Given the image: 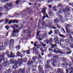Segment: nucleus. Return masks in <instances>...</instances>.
I'll list each match as a JSON object with an SVG mask.
<instances>
[{
	"mask_svg": "<svg viewBox=\"0 0 73 73\" xmlns=\"http://www.w3.org/2000/svg\"><path fill=\"white\" fill-rule=\"evenodd\" d=\"M58 57L57 55H54V58L51 59V61H52L53 62H51V64L53 66H56L59 63V60L58 59Z\"/></svg>",
	"mask_w": 73,
	"mask_h": 73,
	"instance_id": "nucleus-1",
	"label": "nucleus"
},
{
	"mask_svg": "<svg viewBox=\"0 0 73 73\" xmlns=\"http://www.w3.org/2000/svg\"><path fill=\"white\" fill-rule=\"evenodd\" d=\"M12 28L13 29V30L12 35H13V36H16V34L15 33H19V30L17 29H16L13 26L12 27Z\"/></svg>",
	"mask_w": 73,
	"mask_h": 73,
	"instance_id": "nucleus-2",
	"label": "nucleus"
},
{
	"mask_svg": "<svg viewBox=\"0 0 73 73\" xmlns=\"http://www.w3.org/2000/svg\"><path fill=\"white\" fill-rule=\"evenodd\" d=\"M15 64H17V63L18 62V64L19 66H21V64H23V61L20 59L18 58L17 61H16L15 62Z\"/></svg>",
	"mask_w": 73,
	"mask_h": 73,
	"instance_id": "nucleus-3",
	"label": "nucleus"
},
{
	"mask_svg": "<svg viewBox=\"0 0 73 73\" xmlns=\"http://www.w3.org/2000/svg\"><path fill=\"white\" fill-rule=\"evenodd\" d=\"M8 52L7 51L6 53H7V57H8L9 58H11H11H14L15 57V55L14 54L12 53V52H11V55L8 54Z\"/></svg>",
	"mask_w": 73,
	"mask_h": 73,
	"instance_id": "nucleus-4",
	"label": "nucleus"
},
{
	"mask_svg": "<svg viewBox=\"0 0 73 73\" xmlns=\"http://www.w3.org/2000/svg\"><path fill=\"white\" fill-rule=\"evenodd\" d=\"M9 8H11V7H12V3H10L9 4H8L7 5V6H6V5H5L3 7L5 8L6 9L8 10L9 9Z\"/></svg>",
	"mask_w": 73,
	"mask_h": 73,
	"instance_id": "nucleus-5",
	"label": "nucleus"
},
{
	"mask_svg": "<svg viewBox=\"0 0 73 73\" xmlns=\"http://www.w3.org/2000/svg\"><path fill=\"white\" fill-rule=\"evenodd\" d=\"M46 8L45 7H44V8H43L42 10V12L43 13L44 15H46V17L47 18H48V15H47L46 13Z\"/></svg>",
	"mask_w": 73,
	"mask_h": 73,
	"instance_id": "nucleus-6",
	"label": "nucleus"
},
{
	"mask_svg": "<svg viewBox=\"0 0 73 73\" xmlns=\"http://www.w3.org/2000/svg\"><path fill=\"white\" fill-rule=\"evenodd\" d=\"M24 72V71L23 70H22V69L20 68L19 70H18L17 72V71L14 70L13 72V73H23Z\"/></svg>",
	"mask_w": 73,
	"mask_h": 73,
	"instance_id": "nucleus-7",
	"label": "nucleus"
},
{
	"mask_svg": "<svg viewBox=\"0 0 73 73\" xmlns=\"http://www.w3.org/2000/svg\"><path fill=\"white\" fill-rule=\"evenodd\" d=\"M17 23L18 24V21H17L16 20H11L9 22V24H10L11 23Z\"/></svg>",
	"mask_w": 73,
	"mask_h": 73,
	"instance_id": "nucleus-8",
	"label": "nucleus"
},
{
	"mask_svg": "<svg viewBox=\"0 0 73 73\" xmlns=\"http://www.w3.org/2000/svg\"><path fill=\"white\" fill-rule=\"evenodd\" d=\"M5 46H3V44L1 42H0V51L3 49H5Z\"/></svg>",
	"mask_w": 73,
	"mask_h": 73,
	"instance_id": "nucleus-9",
	"label": "nucleus"
},
{
	"mask_svg": "<svg viewBox=\"0 0 73 73\" xmlns=\"http://www.w3.org/2000/svg\"><path fill=\"white\" fill-rule=\"evenodd\" d=\"M45 18V16L44 15L42 19L41 20V21H41V23L42 25H43V26H44V25L45 24V21H44V19Z\"/></svg>",
	"mask_w": 73,
	"mask_h": 73,
	"instance_id": "nucleus-10",
	"label": "nucleus"
},
{
	"mask_svg": "<svg viewBox=\"0 0 73 73\" xmlns=\"http://www.w3.org/2000/svg\"><path fill=\"white\" fill-rule=\"evenodd\" d=\"M54 40L55 41V43L56 44H60V42L58 40V38L55 37L54 38Z\"/></svg>",
	"mask_w": 73,
	"mask_h": 73,
	"instance_id": "nucleus-11",
	"label": "nucleus"
},
{
	"mask_svg": "<svg viewBox=\"0 0 73 73\" xmlns=\"http://www.w3.org/2000/svg\"><path fill=\"white\" fill-rule=\"evenodd\" d=\"M38 70L40 72H42V66L40 65L38 66Z\"/></svg>",
	"mask_w": 73,
	"mask_h": 73,
	"instance_id": "nucleus-12",
	"label": "nucleus"
},
{
	"mask_svg": "<svg viewBox=\"0 0 73 73\" xmlns=\"http://www.w3.org/2000/svg\"><path fill=\"white\" fill-rule=\"evenodd\" d=\"M36 43V42H35L34 44V45L35 47L36 46L37 48H40V46H41V45L38 44H37V43Z\"/></svg>",
	"mask_w": 73,
	"mask_h": 73,
	"instance_id": "nucleus-13",
	"label": "nucleus"
},
{
	"mask_svg": "<svg viewBox=\"0 0 73 73\" xmlns=\"http://www.w3.org/2000/svg\"><path fill=\"white\" fill-rule=\"evenodd\" d=\"M57 71L59 73H64V71H63V70L61 69L58 68Z\"/></svg>",
	"mask_w": 73,
	"mask_h": 73,
	"instance_id": "nucleus-14",
	"label": "nucleus"
},
{
	"mask_svg": "<svg viewBox=\"0 0 73 73\" xmlns=\"http://www.w3.org/2000/svg\"><path fill=\"white\" fill-rule=\"evenodd\" d=\"M4 55L2 54L0 56V62L4 60Z\"/></svg>",
	"mask_w": 73,
	"mask_h": 73,
	"instance_id": "nucleus-15",
	"label": "nucleus"
},
{
	"mask_svg": "<svg viewBox=\"0 0 73 73\" xmlns=\"http://www.w3.org/2000/svg\"><path fill=\"white\" fill-rule=\"evenodd\" d=\"M72 27V25H71L67 24L66 25L65 28L66 29V28H71V27Z\"/></svg>",
	"mask_w": 73,
	"mask_h": 73,
	"instance_id": "nucleus-16",
	"label": "nucleus"
},
{
	"mask_svg": "<svg viewBox=\"0 0 73 73\" xmlns=\"http://www.w3.org/2000/svg\"><path fill=\"white\" fill-rule=\"evenodd\" d=\"M33 62L32 60H31L30 61H29L27 62V64L28 65H29V66H30L31 65V64H33Z\"/></svg>",
	"mask_w": 73,
	"mask_h": 73,
	"instance_id": "nucleus-17",
	"label": "nucleus"
},
{
	"mask_svg": "<svg viewBox=\"0 0 73 73\" xmlns=\"http://www.w3.org/2000/svg\"><path fill=\"white\" fill-rule=\"evenodd\" d=\"M50 45L52 46H51V48H54L55 46H57V45H56V44H53L52 43H50Z\"/></svg>",
	"mask_w": 73,
	"mask_h": 73,
	"instance_id": "nucleus-18",
	"label": "nucleus"
},
{
	"mask_svg": "<svg viewBox=\"0 0 73 73\" xmlns=\"http://www.w3.org/2000/svg\"><path fill=\"white\" fill-rule=\"evenodd\" d=\"M11 72V69L9 68L8 70H6V72H4L3 73H10Z\"/></svg>",
	"mask_w": 73,
	"mask_h": 73,
	"instance_id": "nucleus-19",
	"label": "nucleus"
},
{
	"mask_svg": "<svg viewBox=\"0 0 73 73\" xmlns=\"http://www.w3.org/2000/svg\"><path fill=\"white\" fill-rule=\"evenodd\" d=\"M9 43V40H6L4 42V44L7 45Z\"/></svg>",
	"mask_w": 73,
	"mask_h": 73,
	"instance_id": "nucleus-20",
	"label": "nucleus"
},
{
	"mask_svg": "<svg viewBox=\"0 0 73 73\" xmlns=\"http://www.w3.org/2000/svg\"><path fill=\"white\" fill-rule=\"evenodd\" d=\"M65 9L66 11H67V12H69L70 11V9H69V7L68 6H66L65 8Z\"/></svg>",
	"mask_w": 73,
	"mask_h": 73,
	"instance_id": "nucleus-21",
	"label": "nucleus"
},
{
	"mask_svg": "<svg viewBox=\"0 0 73 73\" xmlns=\"http://www.w3.org/2000/svg\"><path fill=\"white\" fill-rule=\"evenodd\" d=\"M66 31L68 33H70V32H71V31H70V29L69 28H66Z\"/></svg>",
	"mask_w": 73,
	"mask_h": 73,
	"instance_id": "nucleus-22",
	"label": "nucleus"
},
{
	"mask_svg": "<svg viewBox=\"0 0 73 73\" xmlns=\"http://www.w3.org/2000/svg\"><path fill=\"white\" fill-rule=\"evenodd\" d=\"M54 33H55L56 34H58V33H59V30H54Z\"/></svg>",
	"mask_w": 73,
	"mask_h": 73,
	"instance_id": "nucleus-23",
	"label": "nucleus"
},
{
	"mask_svg": "<svg viewBox=\"0 0 73 73\" xmlns=\"http://www.w3.org/2000/svg\"><path fill=\"white\" fill-rule=\"evenodd\" d=\"M53 21L54 23H58V22L59 21V20H58V19L56 18L55 19L53 20Z\"/></svg>",
	"mask_w": 73,
	"mask_h": 73,
	"instance_id": "nucleus-24",
	"label": "nucleus"
},
{
	"mask_svg": "<svg viewBox=\"0 0 73 73\" xmlns=\"http://www.w3.org/2000/svg\"><path fill=\"white\" fill-rule=\"evenodd\" d=\"M50 67V65L49 64H47L45 66V69H47V68H49Z\"/></svg>",
	"mask_w": 73,
	"mask_h": 73,
	"instance_id": "nucleus-25",
	"label": "nucleus"
},
{
	"mask_svg": "<svg viewBox=\"0 0 73 73\" xmlns=\"http://www.w3.org/2000/svg\"><path fill=\"white\" fill-rule=\"evenodd\" d=\"M68 36H70V39L71 40H71V41H72V42H73V38L72 37V36H71L70 34H69Z\"/></svg>",
	"mask_w": 73,
	"mask_h": 73,
	"instance_id": "nucleus-26",
	"label": "nucleus"
},
{
	"mask_svg": "<svg viewBox=\"0 0 73 73\" xmlns=\"http://www.w3.org/2000/svg\"><path fill=\"white\" fill-rule=\"evenodd\" d=\"M48 28H51V25H52V23H50V22H49L48 23Z\"/></svg>",
	"mask_w": 73,
	"mask_h": 73,
	"instance_id": "nucleus-27",
	"label": "nucleus"
},
{
	"mask_svg": "<svg viewBox=\"0 0 73 73\" xmlns=\"http://www.w3.org/2000/svg\"><path fill=\"white\" fill-rule=\"evenodd\" d=\"M2 65L3 66H4L5 67L7 66V64L6 63V62H3L2 63Z\"/></svg>",
	"mask_w": 73,
	"mask_h": 73,
	"instance_id": "nucleus-28",
	"label": "nucleus"
},
{
	"mask_svg": "<svg viewBox=\"0 0 73 73\" xmlns=\"http://www.w3.org/2000/svg\"><path fill=\"white\" fill-rule=\"evenodd\" d=\"M55 49H58V53H60V54H63V52H62L61 51L59 50V49H58V48H55Z\"/></svg>",
	"mask_w": 73,
	"mask_h": 73,
	"instance_id": "nucleus-29",
	"label": "nucleus"
},
{
	"mask_svg": "<svg viewBox=\"0 0 73 73\" xmlns=\"http://www.w3.org/2000/svg\"><path fill=\"white\" fill-rule=\"evenodd\" d=\"M10 43L11 44V45H12V44H13V42H14V40L13 39H11L10 40Z\"/></svg>",
	"mask_w": 73,
	"mask_h": 73,
	"instance_id": "nucleus-30",
	"label": "nucleus"
},
{
	"mask_svg": "<svg viewBox=\"0 0 73 73\" xmlns=\"http://www.w3.org/2000/svg\"><path fill=\"white\" fill-rule=\"evenodd\" d=\"M63 65L64 66H67V65H68V63L66 62H64Z\"/></svg>",
	"mask_w": 73,
	"mask_h": 73,
	"instance_id": "nucleus-31",
	"label": "nucleus"
},
{
	"mask_svg": "<svg viewBox=\"0 0 73 73\" xmlns=\"http://www.w3.org/2000/svg\"><path fill=\"white\" fill-rule=\"evenodd\" d=\"M49 15H50V16H51V15H52V13H53V11L50 10L49 11Z\"/></svg>",
	"mask_w": 73,
	"mask_h": 73,
	"instance_id": "nucleus-32",
	"label": "nucleus"
},
{
	"mask_svg": "<svg viewBox=\"0 0 73 73\" xmlns=\"http://www.w3.org/2000/svg\"><path fill=\"white\" fill-rule=\"evenodd\" d=\"M52 9L54 11H57V9L55 7H52Z\"/></svg>",
	"mask_w": 73,
	"mask_h": 73,
	"instance_id": "nucleus-33",
	"label": "nucleus"
},
{
	"mask_svg": "<svg viewBox=\"0 0 73 73\" xmlns=\"http://www.w3.org/2000/svg\"><path fill=\"white\" fill-rule=\"evenodd\" d=\"M41 45L42 46H43V47H45V46H46V44H44V43H42V42H41Z\"/></svg>",
	"mask_w": 73,
	"mask_h": 73,
	"instance_id": "nucleus-34",
	"label": "nucleus"
},
{
	"mask_svg": "<svg viewBox=\"0 0 73 73\" xmlns=\"http://www.w3.org/2000/svg\"><path fill=\"white\" fill-rule=\"evenodd\" d=\"M37 58L36 56H34L33 57L32 59L33 61H35Z\"/></svg>",
	"mask_w": 73,
	"mask_h": 73,
	"instance_id": "nucleus-35",
	"label": "nucleus"
},
{
	"mask_svg": "<svg viewBox=\"0 0 73 73\" xmlns=\"http://www.w3.org/2000/svg\"><path fill=\"white\" fill-rule=\"evenodd\" d=\"M61 60L62 61H66V59L64 57L62 58Z\"/></svg>",
	"mask_w": 73,
	"mask_h": 73,
	"instance_id": "nucleus-36",
	"label": "nucleus"
},
{
	"mask_svg": "<svg viewBox=\"0 0 73 73\" xmlns=\"http://www.w3.org/2000/svg\"><path fill=\"white\" fill-rule=\"evenodd\" d=\"M58 17L60 20H61L62 18V17L61 15H59L58 16Z\"/></svg>",
	"mask_w": 73,
	"mask_h": 73,
	"instance_id": "nucleus-37",
	"label": "nucleus"
},
{
	"mask_svg": "<svg viewBox=\"0 0 73 73\" xmlns=\"http://www.w3.org/2000/svg\"><path fill=\"white\" fill-rule=\"evenodd\" d=\"M60 41H61L62 42H64L65 41V39L64 38H61L60 40Z\"/></svg>",
	"mask_w": 73,
	"mask_h": 73,
	"instance_id": "nucleus-38",
	"label": "nucleus"
},
{
	"mask_svg": "<svg viewBox=\"0 0 73 73\" xmlns=\"http://www.w3.org/2000/svg\"><path fill=\"white\" fill-rule=\"evenodd\" d=\"M66 43H69V40H68V39H66L65 40Z\"/></svg>",
	"mask_w": 73,
	"mask_h": 73,
	"instance_id": "nucleus-39",
	"label": "nucleus"
},
{
	"mask_svg": "<svg viewBox=\"0 0 73 73\" xmlns=\"http://www.w3.org/2000/svg\"><path fill=\"white\" fill-rule=\"evenodd\" d=\"M9 62H11V64H13V62H14V61H13V60L11 59L10 60Z\"/></svg>",
	"mask_w": 73,
	"mask_h": 73,
	"instance_id": "nucleus-40",
	"label": "nucleus"
},
{
	"mask_svg": "<svg viewBox=\"0 0 73 73\" xmlns=\"http://www.w3.org/2000/svg\"><path fill=\"white\" fill-rule=\"evenodd\" d=\"M5 62L7 65H9V61L7 60Z\"/></svg>",
	"mask_w": 73,
	"mask_h": 73,
	"instance_id": "nucleus-41",
	"label": "nucleus"
},
{
	"mask_svg": "<svg viewBox=\"0 0 73 73\" xmlns=\"http://www.w3.org/2000/svg\"><path fill=\"white\" fill-rule=\"evenodd\" d=\"M15 48L17 49V50H19L20 48V46H16Z\"/></svg>",
	"mask_w": 73,
	"mask_h": 73,
	"instance_id": "nucleus-42",
	"label": "nucleus"
},
{
	"mask_svg": "<svg viewBox=\"0 0 73 73\" xmlns=\"http://www.w3.org/2000/svg\"><path fill=\"white\" fill-rule=\"evenodd\" d=\"M53 39L51 38L49 40V42H53Z\"/></svg>",
	"mask_w": 73,
	"mask_h": 73,
	"instance_id": "nucleus-43",
	"label": "nucleus"
},
{
	"mask_svg": "<svg viewBox=\"0 0 73 73\" xmlns=\"http://www.w3.org/2000/svg\"><path fill=\"white\" fill-rule=\"evenodd\" d=\"M53 31H50L49 32H48V35H52V33H53Z\"/></svg>",
	"mask_w": 73,
	"mask_h": 73,
	"instance_id": "nucleus-44",
	"label": "nucleus"
},
{
	"mask_svg": "<svg viewBox=\"0 0 73 73\" xmlns=\"http://www.w3.org/2000/svg\"><path fill=\"white\" fill-rule=\"evenodd\" d=\"M20 53L19 51H17V53L16 54L17 56H19V55H20Z\"/></svg>",
	"mask_w": 73,
	"mask_h": 73,
	"instance_id": "nucleus-45",
	"label": "nucleus"
},
{
	"mask_svg": "<svg viewBox=\"0 0 73 73\" xmlns=\"http://www.w3.org/2000/svg\"><path fill=\"white\" fill-rule=\"evenodd\" d=\"M50 62V60H48L46 61V63L47 64H49Z\"/></svg>",
	"mask_w": 73,
	"mask_h": 73,
	"instance_id": "nucleus-46",
	"label": "nucleus"
},
{
	"mask_svg": "<svg viewBox=\"0 0 73 73\" xmlns=\"http://www.w3.org/2000/svg\"><path fill=\"white\" fill-rule=\"evenodd\" d=\"M54 52L56 54L58 53V51H57V50H54Z\"/></svg>",
	"mask_w": 73,
	"mask_h": 73,
	"instance_id": "nucleus-47",
	"label": "nucleus"
},
{
	"mask_svg": "<svg viewBox=\"0 0 73 73\" xmlns=\"http://www.w3.org/2000/svg\"><path fill=\"white\" fill-rule=\"evenodd\" d=\"M44 43H46V44H49V42L46 40H44Z\"/></svg>",
	"mask_w": 73,
	"mask_h": 73,
	"instance_id": "nucleus-48",
	"label": "nucleus"
},
{
	"mask_svg": "<svg viewBox=\"0 0 73 73\" xmlns=\"http://www.w3.org/2000/svg\"><path fill=\"white\" fill-rule=\"evenodd\" d=\"M13 68H14V69H16V68H17V66L16 65H15L13 66Z\"/></svg>",
	"mask_w": 73,
	"mask_h": 73,
	"instance_id": "nucleus-49",
	"label": "nucleus"
},
{
	"mask_svg": "<svg viewBox=\"0 0 73 73\" xmlns=\"http://www.w3.org/2000/svg\"><path fill=\"white\" fill-rule=\"evenodd\" d=\"M14 26L16 27H17V28H19V27H20V26H19L18 25H16L15 24L14 25Z\"/></svg>",
	"mask_w": 73,
	"mask_h": 73,
	"instance_id": "nucleus-50",
	"label": "nucleus"
},
{
	"mask_svg": "<svg viewBox=\"0 0 73 73\" xmlns=\"http://www.w3.org/2000/svg\"><path fill=\"white\" fill-rule=\"evenodd\" d=\"M27 54H30V51L29 50H27Z\"/></svg>",
	"mask_w": 73,
	"mask_h": 73,
	"instance_id": "nucleus-51",
	"label": "nucleus"
},
{
	"mask_svg": "<svg viewBox=\"0 0 73 73\" xmlns=\"http://www.w3.org/2000/svg\"><path fill=\"white\" fill-rule=\"evenodd\" d=\"M5 28H6L7 30H8L9 29V28L8 27V26L7 25L5 27Z\"/></svg>",
	"mask_w": 73,
	"mask_h": 73,
	"instance_id": "nucleus-52",
	"label": "nucleus"
},
{
	"mask_svg": "<svg viewBox=\"0 0 73 73\" xmlns=\"http://www.w3.org/2000/svg\"><path fill=\"white\" fill-rule=\"evenodd\" d=\"M27 71H29V70H30V68L29 67H27Z\"/></svg>",
	"mask_w": 73,
	"mask_h": 73,
	"instance_id": "nucleus-53",
	"label": "nucleus"
},
{
	"mask_svg": "<svg viewBox=\"0 0 73 73\" xmlns=\"http://www.w3.org/2000/svg\"><path fill=\"white\" fill-rule=\"evenodd\" d=\"M19 2V0H17L16 1H15V3H16L17 4H18Z\"/></svg>",
	"mask_w": 73,
	"mask_h": 73,
	"instance_id": "nucleus-54",
	"label": "nucleus"
},
{
	"mask_svg": "<svg viewBox=\"0 0 73 73\" xmlns=\"http://www.w3.org/2000/svg\"><path fill=\"white\" fill-rule=\"evenodd\" d=\"M69 69L70 70H73V68H72V66H71L69 67Z\"/></svg>",
	"mask_w": 73,
	"mask_h": 73,
	"instance_id": "nucleus-55",
	"label": "nucleus"
},
{
	"mask_svg": "<svg viewBox=\"0 0 73 73\" xmlns=\"http://www.w3.org/2000/svg\"><path fill=\"white\" fill-rule=\"evenodd\" d=\"M70 48H73V44H70Z\"/></svg>",
	"mask_w": 73,
	"mask_h": 73,
	"instance_id": "nucleus-56",
	"label": "nucleus"
},
{
	"mask_svg": "<svg viewBox=\"0 0 73 73\" xmlns=\"http://www.w3.org/2000/svg\"><path fill=\"white\" fill-rule=\"evenodd\" d=\"M23 61L24 62H25L27 61L26 59H23Z\"/></svg>",
	"mask_w": 73,
	"mask_h": 73,
	"instance_id": "nucleus-57",
	"label": "nucleus"
},
{
	"mask_svg": "<svg viewBox=\"0 0 73 73\" xmlns=\"http://www.w3.org/2000/svg\"><path fill=\"white\" fill-rule=\"evenodd\" d=\"M58 7H61L62 5V4H59L58 5Z\"/></svg>",
	"mask_w": 73,
	"mask_h": 73,
	"instance_id": "nucleus-58",
	"label": "nucleus"
},
{
	"mask_svg": "<svg viewBox=\"0 0 73 73\" xmlns=\"http://www.w3.org/2000/svg\"><path fill=\"white\" fill-rule=\"evenodd\" d=\"M60 37H62L63 38H65V36H64L63 35H60Z\"/></svg>",
	"mask_w": 73,
	"mask_h": 73,
	"instance_id": "nucleus-59",
	"label": "nucleus"
},
{
	"mask_svg": "<svg viewBox=\"0 0 73 73\" xmlns=\"http://www.w3.org/2000/svg\"><path fill=\"white\" fill-rule=\"evenodd\" d=\"M19 56H20L21 57H23V55H22L20 53Z\"/></svg>",
	"mask_w": 73,
	"mask_h": 73,
	"instance_id": "nucleus-60",
	"label": "nucleus"
},
{
	"mask_svg": "<svg viewBox=\"0 0 73 73\" xmlns=\"http://www.w3.org/2000/svg\"><path fill=\"white\" fill-rule=\"evenodd\" d=\"M44 36H47V33H44Z\"/></svg>",
	"mask_w": 73,
	"mask_h": 73,
	"instance_id": "nucleus-61",
	"label": "nucleus"
},
{
	"mask_svg": "<svg viewBox=\"0 0 73 73\" xmlns=\"http://www.w3.org/2000/svg\"><path fill=\"white\" fill-rule=\"evenodd\" d=\"M48 56L49 57H52V54H48Z\"/></svg>",
	"mask_w": 73,
	"mask_h": 73,
	"instance_id": "nucleus-62",
	"label": "nucleus"
},
{
	"mask_svg": "<svg viewBox=\"0 0 73 73\" xmlns=\"http://www.w3.org/2000/svg\"><path fill=\"white\" fill-rule=\"evenodd\" d=\"M2 70V65H0V70Z\"/></svg>",
	"mask_w": 73,
	"mask_h": 73,
	"instance_id": "nucleus-63",
	"label": "nucleus"
},
{
	"mask_svg": "<svg viewBox=\"0 0 73 73\" xmlns=\"http://www.w3.org/2000/svg\"><path fill=\"white\" fill-rule=\"evenodd\" d=\"M3 10V7H1L0 8V11H2Z\"/></svg>",
	"mask_w": 73,
	"mask_h": 73,
	"instance_id": "nucleus-64",
	"label": "nucleus"
}]
</instances>
